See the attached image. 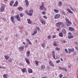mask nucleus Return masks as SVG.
I'll return each mask as SVG.
<instances>
[{
	"mask_svg": "<svg viewBox=\"0 0 78 78\" xmlns=\"http://www.w3.org/2000/svg\"><path fill=\"white\" fill-rule=\"evenodd\" d=\"M34 12L33 11V10L31 9L29 11V13L28 12V10H25V13L28 16H33V13Z\"/></svg>",
	"mask_w": 78,
	"mask_h": 78,
	"instance_id": "1",
	"label": "nucleus"
},
{
	"mask_svg": "<svg viewBox=\"0 0 78 78\" xmlns=\"http://www.w3.org/2000/svg\"><path fill=\"white\" fill-rule=\"evenodd\" d=\"M10 20L12 23H15V22H14V16H11L10 17Z\"/></svg>",
	"mask_w": 78,
	"mask_h": 78,
	"instance_id": "2",
	"label": "nucleus"
},
{
	"mask_svg": "<svg viewBox=\"0 0 78 78\" xmlns=\"http://www.w3.org/2000/svg\"><path fill=\"white\" fill-rule=\"evenodd\" d=\"M60 16L61 15L60 14H56L55 15L54 18L55 19H59L60 18Z\"/></svg>",
	"mask_w": 78,
	"mask_h": 78,
	"instance_id": "3",
	"label": "nucleus"
},
{
	"mask_svg": "<svg viewBox=\"0 0 78 78\" xmlns=\"http://www.w3.org/2000/svg\"><path fill=\"white\" fill-rule=\"evenodd\" d=\"M65 20H66V22L68 23V25H67V26L69 27V25H70V24H71V23L69 21V20L67 18H66Z\"/></svg>",
	"mask_w": 78,
	"mask_h": 78,
	"instance_id": "4",
	"label": "nucleus"
},
{
	"mask_svg": "<svg viewBox=\"0 0 78 78\" xmlns=\"http://www.w3.org/2000/svg\"><path fill=\"white\" fill-rule=\"evenodd\" d=\"M74 50H75V49H74V48H72V49H68L69 51V53L70 54V52H74Z\"/></svg>",
	"mask_w": 78,
	"mask_h": 78,
	"instance_id": "5",
	"label": "nucleus"
},
{
	"mask_svg": "<svg viewBox=\"0 0 78 78\" xmlns=\"http://www.w3.org/2000/svg\"><path fill=\"white\" fill-rule=\"evenodd\" d=\"M44 2H42L41 6L40 7V9L41 10H43L44 9Z\"/></svg>",
	"mask_w": 78,
	"mask_h": 78,
	"instance_id": "6",
	"label": "nucleus"
},
{
	"mask_svg": "<svg viewBox=\"0 0 78 78\" xmlns=\"http://www.w3.org/2000/svg\"><path fill=\"white\" fill-rule=\"evenodd\" d=\"M24 48H25V47H24V46H23L19 47L18 48V50L20 51H22V50H23Z\"/></svg>",
	"mask_w": 78,
	"mask_h": 78,
	"instance_id": "7",
	"label": "nucleus"
},
{
	"mask_svg": "<svg viewBox=\"0 0 78 78\" xmlns=\"http://www.w3.org/2000/svg\"><path fill=\"white\" fill-rule=\"evenodd\" d=\"M37 33V29H35L34 31V33H33L32 34V36H34V35H35V34H36Z\"/></svg>",
	"mask_w": 78,
	"mask_h": 78,
	"instance_id": "8",
	"label": "nucleus"
},
{
	"mask_svg": "<svg viewBox=\"0 0 78 78\" xmlns=\"http://www.w3.org/2000/svg\"><path fill=\"white\" fill-rule=\"evenodd\" d=\"M3 11H5V7L2 6L0 8V12H3Z\"/></svg>",
	"mask_w": 78,
	"mask_h": 78,
	"instance_id": "9",
	"label": "nucleus"
},
{
	"mask_svg": "<svg viewBox=\"0 0 78 78\" xmlns=\"http://www.w3.org/2000/svg\"><path fill=\"white\" fill-rule=\"evenodd\" d=\"M66 11H68V12H69V13H71V14H73V12L72 11H71V10H70V9H66Z\"/></svg>",
	"mask_w": 78,
	"mask_h": 78,
	"instance_id": "10",
	"label": "nucleus"
},
{
	"mask_svg": "<svg viewBox=\"0 0 78 78\" xmlns=\"http://www.w3.org/2000/svg\"><path fill=\"white\" fill-rule=\"evenodd\" d=\"M30 55V52L29 51H28L26 52V56L27 57H29Z\"/></svg>",
	"mask_w": 78,
	"mask_h": 78,
	"instance_id": "11",
	"label": "nucleus"
},
{
	"mask_svg": "<svg viewBox=\"0 0 78 78\" xmlns=\"http://www.w3.org/2000/svg\"><path fill=\"white\" fill-rule=\"evenodd\" d=\"M25 60L27 64H28V65H30V60L28 59L27 58H25Z\"/></svg>",
	"mask_w": 78,
	"mask_h": 78,
	"instance_id": "12",
	"label": "nucleus"
},
{
	"mask_svg": "<svg viewBox=\"0 0 78 78\" xmlns=\"http://www.w3.org/2000/svg\"><path fill=\"white\" fill-rule=\"evenodd\" d=\"M62 24V23L60 22L59 23H58L56 24V26L57 27H59L61 26V25Z\"/></svg>",
	"mask_w": 78,
	"mask_h": 78,
	"instance_id": "13",
	"label": "nucleus"
},
{
	"mask_svg": "<svg viewBox=\"0 0 78 78\" xmlns=\"http://www.w3.org/2000/svg\"><path fill=\"white\" fill-rule=\"evenodd\" d=\"M25 2L26 3V6H28V5H29V2H28V0H25Z\"/></svg>",
	"mask_w": 78,
	"mask_h": 78,
	"instance_id": "14",
	"label": "nucleus"
},
{
	"mask_svg": "<svg viewBox=\"0 0 78 78\" xmlns=\"http://www.w3.org/2000/svg\"><path fill=\"white\" fill-rule=\"evenodd\" d=\"M13 59L11 58H9L8 59V61L9 62H10V63H12V60H13Z\"/></svg>",
	"mask_w": 78,
	"mask_h": 78,
	"instance_id": "15",
	"label": "nucleus"
},
{
	"mask_svg": "<svg viewBox=\"0 0 78 78\" xmlns=\"http://www.w3.org/2000/svg\"><path fill=\"white\" fill-rule=\"evenodd\" d=\"M27 22L29 24H31V20L30 19H28L27 20Z\"/></svg>",
	"mask_w": 78,
	"mask_h": 78,
	"instance_id": "16",
	"label": "nucleus"
},
{
	"mask_svg": "<svg viewBox=\"0 0 78 78\" xmlns=\"http://www.w3.org/2000/svg\"><path fill=\"white\" fill-rule=\"evenodd\" d=\"M73 35H68V39H72V38H73Z\"/></svg>",
	"mask_w": 78,
	"mask_h": 78,
	"instance_id": "17",
	"label": "nucleus"
},
{
	"mask_svg": "<svg viewBox=\"0 0 78 78\" xmlns=\"http://www.w3.org/2000/svg\"><path fill=\"white\" fill-rule=\"evenodd\" d=\"M18 5V1H16V2H15L14 6H17Z\"/></svg>",
	"mask_w": 78,
	"mask_h": 78,
	"instance_id": "18",
	"label": "nucleus"
},
{
	"mask_svg": "<svg viewBox=\"0 0 78 78\" xmlns=\"http://www.w3.org/2000/svg\"><path fill=\"white\" fill-rule=\"evenodd\" d=\"M58 69L59 70H65L66 68H64V67H62L60 66H58Z\"/></svg>",
	"mask_w": 78,
	"mask_h": 78,
	"instance_id": "19",
	"label": "nucleus"
},
{
	"mask_svg": "<svg viewBox=\"0 0 78 78\" xmlns=\"http://www.w3.org/2000/svg\"><path fill=\"white\" fill-rule=\"evenodd\" d=\"M49 63L51 66H52V67H55V65H54V64L52 63L51 62H49Z\"/></svg>",
	"mask_w": 78,
	"mask_h": 78,
	"instance_id": "20",
	"label": "nucleus"
},
{
	"mask_svg": "<svg viewBox=\"0 0 78 78\" xmlns=\"http://www.w3.org/2000/svg\"><path fill=\"white\" fill-rule=\"evenodd\" d=\"M69 30H70V31H74V30H75V29H74V28L70 27H69Z\"/></svg>",
	"mask_w": 78,
	"mask_h": 78,
	"instance_id": "21",
	"label": "nucleus"
},
{
	"mask_svg": "<svg viewBox=\"0 0 78 78\" xmlns=\"http://www.w3.org/2000/svg\"><path fill=\"white\" fill-rule=\"evenodd\" d=\"M18 9L19 10V11H21L23 10V8H22V7H19L18 8Z\"/></svg>",
	"mask_w": 78,
	"mask_h": 78,
	"instance_id": "22",
	"label": "nucleus"
},
{
	"mask_svg": "<svg viewBox=\"0 0 78 78\" xmlns=\"http://www.w3.org/2000/svg\"><path fill=\"white\" fill-rule=\"evenodd\" d=\"M41 46L43 48H45V44H44V43H43L41 44Z\"/></svg>",
	"mask_w": 78,
	"mask_h": 78,
	"instance_id": "23",
	"label": "nucleus"
},
{
	"mask_svg": "<svg viewBox=\"0 0 78 78\" xmlns=\"http://www.w3.org/2000/svg\"><path fill=\"white\" fill-rule=\"evenodd\" d=\"M21 70H22V72L23 73H25V71H26V69L23 68L21 69Z\"/></svg>",
	"mask_w": 78,
	"mask_h": 78,
	"instance_id": "24",
	"label": "nucleus"
},
{
	"mask_svg": "<svg viewBox=\"0 0 78 78\" xmlns=\"http://www.w3.org/2000/svg\"><path fill=\"white\" fill-rule=\"evenodd\" d=\"M16 19L18 21H20V17H19V16L17 15L16 16Z\"/></svg>",
	"mask_w": 78,
	"mask_h": 78,
	"instance_id": "25",
	"label": "nucleus"
},
{
	"mask_svg": "<svg viewBox=\"0 0 78 78\" xmlns=\"http://www.w3.org/2000/svg\"><path fill=\"white\" fill-rule=\"evenodd\" d=\"M62 32H63V33H64L65 34H66L67 32H66V30L64 29H63L62 30Z\"/></svg>",
	"mask_w": 78,
	"mask_h": 78,
	"instance_id": "26",
	"label": "nucleus"
},
{
	"mask_svg": "<svg viewBox=\"0 0 78 78\" xmlns=\"http://www.w3.org/2000/svg\"><path fill=\"white\" fill-rule=\"evenodd\" d=\"M7 76H8L6 74H4L3 75V76L4 78H8V77Z\"/></svg>",
	"mask_w": 78,
	"mask_h": 78,
	"instance_id": "27",
	"label": "nucleus"
},
{
	"mask_svg": "<svg viewBox=\"0 0 78 78\" xmlns=\"http://www.w3.org/2000/svg\"><path fill=\"white\" fill-rule=\"evenodd\" d=\"M13 3H14V1H11L10 2V4H9V5L10 6H12V5L13 4Z\"/></svg>",
	"mask_w": 78,
	"mask_h": 78,
	"instance_id": "28",
	"label": "nucleus"
},
{
	"mask_svg": "<svg viewBox=\"0 0 78 78\" xmlns=\"http://www.w3.org/2000/svg\"><path fill=\"white\" fill-rule=\"evenodd\" d=\"M4 58H5L6 60H8V58H9V56L8 55H5L4 56Z\"/></svg>",
	"mask_w": 78,
	"mask_h": 78,
	"instance_id": "29",
	"label": "nucleus"
},
{
	"mask_svg": "<svg viewBox=\"0 0 78 78\" xmlns=\"http://www.w3.org/2000/svg\"><path fill=\"white\" fill-rule=\"evenodd\" d=\"M28 72L29 73H33V71L32 69H29L28 70Z\"/></svg>",
	"mask_w": 78,
	"mask_h": 78,
	"instance_id": "30",
	"label": "nucleus"
},
{
	"mask_svg": "<svg viewBox=\"0 0 78 78\" xmlns=\"http://www.w3.org/2000/svg\"><path fill=\"white\" fill-rule=\"evenodd\" d=\"M41 22L42 24H44V25L45 24V22H44L43 20H41Z\"/></svg>",
	"mask_w": 78,
	"mask_h": 78,
	"instance_id": "31",
	"label": "nucleus"
},
{
	"mask_svg": "<svg viewBox=\"0 0 78 78\" xmlns=\"http://www.w3.org/2000/svg\"><path fill=\"white\" fill-rule=\"evenodd\" d=\"M58 6H62V2H61V1H60L59 2Z\"/></svg>",
	"mask_w": 78,
	"mask_h": 78,
	"instance_id": "32",
	"label": "nucleus"
},
{
	"mask_svg": "<svg viewBox=\"0 0 78 78\" xmlns=\"http://www.w3.org/2000/svg\"><path fill=\"white\" fill-rule=\"evenodd\" d=\"M59 36L60 37H63V34L62 33H60L59 34Z\"/></svg>",
	"mask_w": 78,
	"mask_h": 78,
	"instance_id": "33",
	"label": "nucleus"
},
{
	"mask_svg": "<svg viewBox=\"0 0 78 78\" xmlns=\"http://www.w3.org/2000/svg\"><path fill=\"white\" fill-rule=\"evenodd\" d=\"M53 11H55V12H56L57 13H58V12H59V11L56 9H54Z\"/></svg>",
	"mask_w": 78,
	"mask_h": 78,
	"instance_id": "34",
	"label": "nucleus"
},
{
	"mask_svg": "<svg viewBox=\"0 0 78 78\" xmlns=\"http://www.w3.org/2000/svg\"><path fill=\"white\" fill-rule=\"evenodd\" d=\"M26 42H27L28 43L30 42V41L29 40V39L28 38H27L26 39Z\"/></svg>",
	"mask_w": 78,
	"mask_h": 78,
	"instance_id": "35",
	"label": "nucleus"
},
{
	"mask_svg": "<svg viewBox=\"0 0 78 78\" xmlns=\"http://www.w3.org/2000/svg\"><path fill=\"white\" fill-rule=\"evenodd\" d=\"M54 46H57V44H56V42H54V43L53 44Z\"/></svg>",
	"mask_w": 78,
	"mask_h": 78,
	"instance_id": "36",
	"label": "nucleus"
},
{
	"mask_svg": "<svg viewBox=\"0 0 78 78\" xmlns=\"http://www.w3.org/2000/svg\"><path fill=\"white\" fill-rule=\"evenodd\" d=\"M55 50L58 51H59L60 50V48L57 47L55 48Z\"/></svg>",
	"mask_w": 78,
	"mask_h": 78,
	"instance_id": "37",
	"label": "nucleus"
},
{
	"mask_svg": "<svg viewBox=\"0 0 78 78\" xmlns=\"http://www.w3.org/2000/svg\"><path fill=\"white\" fill-rule=\"evenodd\" d=\"M61 12L62 14H63V15H65L66 14L65 13V12H64L63 11H61Z\"/></svg>",
	"mask_w": 78,
	"mask_h": 78,
	"instance_id": "38",
	"label": "nucleus"
},
{
	"mask_svg": "<svg viewBox=\"0 0 78 78\" xmlns=\"http://www.w3.org/2000/svg\"><path fill=\"white\" fill-rule=\"evenodd\" d=\"M41 69H44L45 68V66H44V65H42L41 66Z\"/></svg>",
	"mask_w": 78,
	"mask_h": 78,
	"instance_id": "39",
	"label": "nucleus"
},
{
	"mask_svg": "<svg viewBox=\"0 0 78 78\" xmlns=\"http://www.w3.org/2000/svg\"><path fill=\"white\" fill-rule=\"evenodd\" d=\"M20 17H23V14L22 13H20Z\"/></svg>",
	"mask_w": 78,
	"mask_h": 78,
	"instance_id": "40",
	"label": "nucleus"
},
{
	"mask_svg": "<svg viewBox=\"0 0 78 78\" xmlns=\"http://www.w3.org/2000/svg\"><path fill=\"white\" fill-rule=\"evenodd\" d=\"M56 37V35H54L52 36V39H55V37Z\"/></svg>",
	"mask_w": 78,
	"mask_h": 78,
	"instance_id": "41",
	"label": "nucleus"
},
{
	"mask_svg": "<svg viewBox=\"0 0 78 78\" xmlns=\"http://www.w3.org/2000/svg\"><path fill=\"white\" fill-rule=\"evenodd\" d=\"M70 9H71L73 11H74V9H73V8H72V7H70Z\"/></svg>",
	"mask_w": 78,
	"mask_h": 78,
	"instance_id": "42",
	"label": "nucleus"
},
{
	"mask_svg": "<svg viewBox=\"0 0 78 78\" xmlns=\"http://www.w3.org/2000/svg\"><path fill=\"white\" fill-rule=\"evenodd\" d=\"M65 51L66 52V53H68V50L67 49H65Z\"/></svg>",
	"mask_w": 78,
	"mask_h": 78,
	"instance_id": "43",
	"label": "nucleus"
},
{
	"mask_svg": "<svg viewBox=\"0 0 78 78\" xmlns=\"http://www.w3.org/2000/svg\"><path fill=\"white\" fill-rule=\"evenodd\" d=\"M63 76V75L62 74H60V75L59 76V78H61Z\"/></svg>",
	"mask_w": 78,
	"mask_h": 78,
	"instance_id": "44",
	"label": "nucleus"
},
{
	"mask_svg": "<svg viewBox=\"0 0 78 78\" xmlns=\"http://www.w3.org/2000/svg\"><path fill=\"white\" fill-rule=\"evenodd\" d=\"M35 62L36 64H39V62L38 61H37V60L35 61Z\"/></svg>",
	"mask_w": 78,
	"mask_h": 78,
	"instance_id": "45",
	"label": "nucleus"
},
{
	"mask_svg": "<svg viewBox=\"0 0 78 78\" xmlns=\"http://www.w3.org/2000/svg\"><path fill=\"white\" fill-rule=\"evenodd\" d=\"M61 62V61L60 60H57L56 61V63H59V62Z\"/></svg>",
	"mask_w": 78,
	"mask_h": 78,
	"instance_id": "46",
	"label": "nucleus"
},
{
	"mask_svg": "<svg viewBox=\"0 0 78 78\" xmlns=\"http://www.w3.org/2000/svg\"><path fill=\"white\" fill-rule=\"evenodd\" d=\"M43 17L45 19H47V17L46 16H44Z\"/></svg>",
	"mask_w": 78,
	"mask_h": 78,
	"instance_id": "47",
	"label": "nucleus"
},
{
	"mask_svg": "<svg viewBox=\"0 0 78 78\" xmlns=\"http://www.w3.org/2000/svg\"><path fill=\"white\" fill-rule=\"evenodd\" d=\"M75 48L76 50H78V47L76 46L75 47Z\"/></svg>",
	"mask_w": 78,
	"mask_h": 78,
	"instance_id": "48",
	"label": "nucleus"
},
{
	"mask_svg": "<svg viewBox=\"0 0 78 78\" xmlns=\"http://www.w3.org/2000/svg\"><path fill=\"white\" fill-rule=\"evenodd\" d=\"M48 39H50L51 38V36L49 35L48 37Z\"/></svg>",
	"mask_w": 78,
	"mask_h": 78,
	"instance_id": "49",
	"label": "nucleus"
},
{
	"mask_svg": "<svg viewBox=\"0 0 78 78\" xmlns=\"http://www.w3.org/2000/svg\"><path fill=\"white\" fill-rule=\"evenodd\" d=\"M68 68H71V65H69L68 66Z\"/></svg>",
	"mask_w": 78,
	"mask_h": 78,
	"instance_id": "50",
	"label": "nucleus"
},
{
	"mask_svg": "<svg viewBox=\"0 0 78 78\" xmlns=\"http://www.w3.org/2000/svg\"><path fill=\"white\" fill-rule=\"evenodd\" d=\"M28 43L29 44H30V45H32V43H31V41L29 42Z\"/></svg>",
	"mask_w": 78,
	"mask_h": 78,
	"instance_id": "51",
	"label": "nucleus"
},
{
	"mask_svg": "<svg viewBox=\"0 0 78 78\" xmlns=\"http://www.w3.org/2000/svg\"><path fill=\"white\" fill-rule=\"evenodd\" d=\"M68 35H69L70 36V35H72V33L70 32L68 33Z\"/></svg>",
	"mask_w": 78,
	"mask_h": 78,
	"instance_id": "52",
	"label": "nucleus"
},
{
	"mask_svg": "<svg viewBox=\"0 0 78 78\" xmlns=\"http://www.w3.org/2000/svg\"><path fill=\"white\" fill-rule=\"evenodd\" d=\"M53 57L54 59H55V55H53Z\"/></svg>",
	"mask_w": 78,
	"mask_h": 78,
	"instance_id": "53",
	"label": "nucleus"
},
{
	"mask_svg": "<svg viewBox=\"0 0 78 78\" xmlns=\"http://www.w3.org/2000/svg\"><path fill=\"white\" fill-rule=\"evenodd\" d=\"M37 30H40L41 29H40V28H39V27H37Z\"/></svg>",
	"mask_w": 78,
	"mask_h": 78,
	"instance_id": "54",
	"label": "nucleus"
},
{
	"mask_svg": "<svg viewBox=\"0 0 78 78\" xmlns=\"http://www.w3.org/2000/svg\"><path fill=\"white\" fill-rule=\"evenodd\" d=\"M42 14H43L44 15V14H45L46 13L45 12H42Z\"/></svg>",
	"mask_w": 78,
	"mask_h": 78,
	"instance_id": "55",
	"label": "nucleus"
},
{
	"mask_svg": "<svg viewBox=\"0 0 78 78\" xmlns=\"http://www.w3.org/2000/svg\"><path fill=\"white\" fill-rule=\"evenodd\" d=\"M74 44H75L76 45H77L78 44V43H77V42H74Z\"/></svg>",
	"mask_w": 78,
	"mask_h": 78,
	"instance_id": "56",
	"label": "nucleus"
},
{
	"mask_svg": "<svg viewBox=\"0 0 78 78\" xmlns=\"http://www.w3.org/2000/svg\"><path fill=\"white\" fill-rule=\"evenodd\" d=\"M52 53L53 55H54L55 54V52L54 51H52Z\"/></svg>",
	"mask_w": 78,
	"mask_h": 78,
	"instance_id": "57",
	"label": "nucleus"
},
{
	"mask_svg": "<svg viewBox=\"0 0 78 78\" xmlns=\"http://www.w3.org/2000/svg\"><path fill=\"white\" fill-rule=\"evenodd\" d=\"M60 60L61 61H63V59L61 58H60Z\"/></svg>",
	"mask_w": 78,
	"mask_h": 78,
	"instance_id": "58",
	"label": "nucleus"
},
{
	"mask_svg": "<svg viewBox=\"0 0 78 78\" xmlns=\"http://www.w3.org/2000/svg\"><path fill=\"white\" fill-rule=\"evenodd\" d=\"M74 10H75V11H76V8H74Z\"/></svg>",
	"mask_w": 78,
	"mask_h": 78,
	"instance_id": "59",
	"label": "nucleus"
},
{
	"mask_svg": "<svg viewBox=\"0 0 78 78\" xmlns=\"http://www.w3.org/2000/svg\"><path fill=\"white\" fill-rule=\"evenodd\" d=\"M35 42L36 43H37V41L36 40V41H35Z\"/></svg>",
	"mask_w": 78,
	"mask_h": 78,
	"instance_id": "60",
	"label": "nucleus"
},
{
	"mask_svg": "<svg viewBox=\"0 0 78 78\" xmlns=\"http://www.w3.org/2000/svg\"><path fill=\"white\" fill-rule=\"evenodd\" d=\"M57 31H59V28H58L57 29Z\"/></svg>",
	"mask_w": 78,
	"mask_h": 78,
	"instance_id": "61",
	"label": "nucleus"
},
{
	"mask_svg": "<svg viewBox=\"0 0 78 78\" xmlns=\"http://www.w3.org/2000/svg\"><path fill=\"white\" fill-rule=\"evenodd\" d=\"M23 44H24V45H25V44H25V43L24 42H23Z\"/></svg>",
	"mask_w": 78,
	"mask_h": 78,
	"instance_id": "62",
	"label": "nucleus"
},
{
	"mask_svg": "<svg viewBox=\"0 0 78 78\" xmlns=\"http://www.w3.org/2000/svg\"><path fill=\"white\" fill-rule=\"evenodd\" d=\"M20 29L21 30H22V27H20Z\"/></svg>",
	"mask_w": 78,
	"mask_h": 78,
	"instance_id": "63",
	"label": "nucleus"
},
{
	"mask_svg": "<svg viewBox=\"0 0 78 78\" xmlns=\"http://www.w3.org/2000/svg\"><path fill=\"white\" fill-rule=\"evenodd\" d=\"M63 42H64V43H65V42H66V41H63Z\"/></svg>",
	"mask_w": 78,
	"mask_h": 78,
	"instance_id": "64",
	"label": "nucleus"
}]
</instances>
